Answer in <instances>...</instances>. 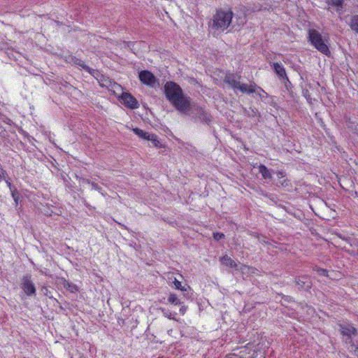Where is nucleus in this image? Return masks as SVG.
<instances>
[{
	"label": "nucleus",
	"instance_id": "obj_1",
	"mask_svg": "<svg viewBox=\"0 0 358 358\" xmlns=\"http://www.w3.org/2000/svg\"><path fill=\"white\" fill-rule=\"evenodd\" d=\"M166 99L180 113L185 112L189 107V96H186L180 86L175 82L168 81L164 87Z\"/></svg>",
	"mask_w": 358,
	"mask_h": 358
},
{
	"label": "nucleus",
	"instance_id": "obj_2",
	"mask_svg": "<svg viewBox=\"0 0 358 358\" xmlns=\"http://www.w3.org/2000/svg\"><path fill=\"white\" fill-rule=\"evenodd\" d=\"M181 114L188 115L195 120H199L201 122L205 123L208 125L213 122V117L211 114L201 106L196 105L194 103L189 101V107L185 112H180Z\"/></svg>",
	"mask_w": 358,
	"mask_h": 358
},
{
	"label": "nucleus",
	"instance_id": "obj_3",
	"mask_svg": "<svg viewBox=\"0 0 358 358\" xmlns=\"http://www.w3.org/2000/svg\"><path fill=\"white\" fill-rule=\"evenodd\" d=\"M234 13L231 10H217L213 15V22L210 24L213 29L224 31L231 24Z\"/></svg>",
	"mask_w": 358,
	"mask_h": 358
},
{
	"label": "nucleus",
	"instance_id": "obj_4",
	"mask_svg": "<svg viewBox=\"0 0 358 358\" xmlns=\"http://www.w3.org/2000/svg\"><path fill=\"white\" fill-rule=\"evenodd\" d=\"M308 38L310 44L319 52L327 56L331 55L328 45L318 31L316 29H310L308 31Z\"/></svg>",
	"mask_w": 358,
	"mask_h": 358
},
{
	"label": "nucleus",
	"instance_id": "obj_5",
	"mask_svg": "<svg viewBox=\"0 0 358 358\" xmlns=\"http://www.w3.org/2000/svg\"><path fill=\"white\" fill-rule=\"evenodd\" d=\"M20 287L24 294L28 297L35 296L36 294V288L32 280L31 274H25L21 279Z\"/></svg>",
	"mask_w": 358,
	"mask_h": 358
},
{
	"label": "nucleus",
	"instance_id": "obj_6",
	"mask_svg": "<svg viewBox=\"0 0 358 358\" xmlns=\"http://www.w3.org/2000/svg\"><path fill=\"white\" fill-rule=\"evenodd\" d=\"M120 100L125 107L130 109H136L139 107L137 99L129 92H122Z\"/></svg>",
	"mask_w": 358,
	"mask_h": 358
},
{
	"label": "nucleus",
	"instance_id": "obj_7",
	"mask_svg": "<svg viewBox=\"0 0 358 358\" xmlns=\"http://www.w3.org/2000/svg\"><path fill=\"white\" fill-rule=\"evenodd\" d=\"M138 78L141 82L146 85L154 87L158 80L155 75L148 70H143L138 73Z\"/></svg>",
	"mask_w": 358,
	"mask_h": 358
},
{
	"label": "nucleus",
	"instance_id": "obj_8",
	"mask_svg": "<svg viewBox=\"0 0 358 358\" xmlns=\"http://www.w3.org/2000/svg\"><path fill=\"white\" fill-rule=\"evenodd\" d=\"M294 282L298 289L302 291H308L313 285L310 277L306 275L296 277Z\"/></svg>",
	"mask_w": 358,
	"mask_h": 358
},
{
	"label": "nucleus",
	"instance_id": "obj_9",
	"mask_svg": "<svg viewBox=\"0 0 358 358\" xmlns=\"http://www.w3.org/2000/svg\"><path fill=\"white\" fill-rule=\"evenodd\" d=\"M338 327L340 328L341 334L345 337H348L350 341L349 343L352 342V336H356L357 334V330L355 327H354L352 324H339Z\"/></svg>",
	"mask_w": 358,
	"mask_h": 358
},
{
	"label": "nucleus",
	"instance_id": "obj_10",
	"mask_svg": "<svg viewBox=\"0 0 358 358\" xmlns=\"http://www.w3.org/2000/svg\"><path fill=\"white\" fill-rule=\"evenodd\" d=\"M71 62L73 64L80 66L83 69L88 72L91 76H92L94 78H97V76H99L100 73L98 70L93 69L86 65L84 62L78 59L76 57H72Z\"/></svg>",
	"mask_w": 358,
	"mask_h": 358
},
{
	"label": "nucleus",
	"instance_id": "obj_11",
	"mask_svg": "<svg viewBox=\"0 0 358 358\" xmlns=\"http://www.w3.org/2000/svg\"><path fill=\"white\" fill-rule=\"evenodd\" d=\"M276 176L278 178V181L276 182L277 186L282 187L283 188L292 187L290 180L285 178L286 174L284 171H278L276 172Z\"/></svg>",
	"mask_w": 358,
	"mask_h": 358
},
{
	"label": "nucleus",
	"instance_id": "obj_12",
	"mask_svg": "<svg viewBox=\"0 0 358 358\" xmlns=\"http://www.w3.org/2000/svg\"><path fill=\"white\" fill-rule=\"evenodd\" d=\"M255 88L259 89L261 92L267 95V93L262 87H258L255 83L248 86L247 84H241L239 83L237 90H239L243 93L252 94L255 92Z\"/></svg>",
	"mask_w": 358,
	"mask_h": 358
},
{
	"label": "nucleus",
	"instance_id": "obj_13",
	"mask_svg": "<svg viewBox=\"0 0 358 358\" xmlns=\"http://www.w3.org/2000/svg\"><path fill=\"white\" fill-rule=\"evenodd\" d=\"M271 66L273 71L277 75L278 79L280 80L287 76L284 66L279 62H273L271 64Z\"/></svg>",
	"mask_w": 358,
	"mask_h": 358
},
{
	"label": "nucleus",
	"instance_id": "obj_14",
	"mask_svg": "<svg viewBox=\"0 0 358 358\" xmlns=\"http://www.w3.org/2000/svg\"><path fill=\"white\" fill-rule=\"evenodd\" d=\"M60 284L62 285L65 289H66L71 293H76L78 292V287L76 285L73 284L71 282H69V280H66L64 278H62L60 279Z\"/></svg>",
	"mask_w": 358,
	"mask_h": 358
},
{
	"label": "nucleus",
	"instance_id": "obj_15",
	"mask_svg": "<svg viewBox=\"0 0 358 358\" xmlns=\"http://www.w3.org/2000/svg\"><path fill=\"white\" fill-rule=\"evenodd\" d=\"M224 81L225 83L229 85L234 90L237 89L239 81L236 79L234 74H227L224 77Z\"/></svg>",
	"mask_w": 358,
	"mask_h": 358
},
{
	"label": "nucleus",
	"instance_id": "obj_16",
	"mask_svg": "<svg viewBox=\"0 0 358 358\" xmlns=\"http://www.w3.org/2000/svg\"><path fill=\"white\" fill-rule=\"evenodd\" d=\"M220 262L224 266L230 268H236L237 264L228 255L220 258Z\"/></svg>",
	"mask_w": 358,
	"mask_h": 358
},
{
	"label": "nucleus",
	"instance_id": "obj_17",
	"mask_svg": "<svg viewBox=\"0 0 358 358\" xmlns=\"http://www.w3.org/2000/svg\"><path fill=\"white\" fill-rule=\"evenodd\" d=\"M259 172L262 174L264 179H272V174L271 171L264 164H260L258 167Z\"/></svg>",
	"mask_w": 358,
	"mask_h": 358
},
{
	"label": "nucleus",
	"instance_id": "obj_18",
	"mask_svg": "<svg viewBox=\"0 0 358 358\" xmlns=\"http://www.w3.org/2000/svg\"><path fill=\"white\" fill-rule=\"evenodd\" d=\"M134 133L139 136L141 138L150 141V136H152V134H149L148 132H145V131L139 129V128H134L133 129Z\"/></svg>",
	"mask_w": 358,
	"mask_h": 358
},
{
	"label": "nucleus",
	"instance_id": "obj_19",
	"mask_svg": "<svg viewBox=\"0 0 358 358\" xmlns=\"http://www.w3.org/2000/svg\"><path fill=\"white\" fill-rule=\"evenodd\" d=\"M168 303L174 306H180L183 303L178 299V296L174 293H170L167 299Z\"/></svg>",
	"mask_w": 358,
	"mask_h": 358
},
{
	"label": "nucleus",
	"instance_id": "obj_20",
	"mask_svg": "<svg viewBox=\"0 0 358 358\" xmlns=\"http://www.w3.org/2000/svg\"><path fill=\"white\" fill-rule=\"evenodd\" d=\"M326 3L329 6L336 7V10L339 11L343 8V0H326Z\"/></svg>",
	"mask_w": 358,
	"mask_h": 358
},
{
	"label": "nucleus",
	"instance_id": "obj_21",
	"mask_svg": "<svg viewBox=\"0 0 358 358\" xmlns=\"http://www.w3.org/2000/svg\"><path fill=\"white\" fill-rule=\"evenodd\" d=\"M351 29L358 34V15H353L349 23Z\"/></svg>",
	"mask_w": 358,
	"mask_h": 358
},
{
	"label": "nucleus",
	"instance_id": "obj_22",
	"mask_svg": "<svg viewBox=\"0 0 358 358\" xmlns=\"http://www.w3.org/2000/svg\"><path fill=\"white\" fill-rule=\"evenodd\" d=\"M281 83H282L285 87V89L288 92H292V90L293 88V85L292 84L291 81L289 80L288 76L285 77V78H282L280 80Z\"/></svg>",
	"mask_w": 358,
	"mask_h": 358
},
{
	"label": "nucleus",
	"instance_id": "obj_23",
	"mask_svg": "<svg viewBox=\"0 0 358 358\" xmlns=\"http://www.w3.org/2000/svg\"><path fill=\"white\" fill-rule=\"evenodd\" d=\"M245 110L246 115L248 117H260L261 116L259 112L258 111V110L255 108L250 107L249 108V110L245 109Z\"/></svg>",
	"mask_w": 358,
	"mask_h": 358
},
{
	"label": "nucleus",
	"instance_id": "obj_24",
	"mask_svg": "<svg viewBox=\"0 0 358 358\" xmlns=\"http://www.w3.org/2000/svg\"><path fill=\"white\" fill-rule=\"evenodd\" d=\"M150 141H152L153 145L156 148H162L163 145L159 141L158 137L156 134H152Z\"/></svg>",
	"mask_w": 358,
	"mask_h": 358
},
{
	"label": "nucleus",
	"instance_id": "obj_25",
	"mask_svg": "<svg viewBox=\"0 0 358 358\" xmlns=\"http://www.w3.org/2000/svg\"><path fill=\"white\" fill-rule=\"evenodd\" d=\"M159 310L162 311L163 315L165 316L166 317H168L169 319L171 320L174 319L172 313L169 310L166 309L164 308H160Z\"/></svg>",
	"mask_w": 358,
	"mask_h": 358
},
{
	"label": "nucleus",
	"instance_id": "obj_26",
	"mask_svg": "<svg viewBox=\"0 0 358 358\" xmlns=\"http://www.w3.org/2000/svg\"><path fill=\"white\" fill-rule=\"evenodd\" d=\"M173 282V285H174L176 289L183 291V292H185L187 290L184 286H182L181 282L179 280H178L176 278H174V280Z\"/></svg>",
	"mask_w": 358,
	"mask_h": 358
},
{
	"label": "nucleus",
	"instance_id": "obj_27",
	"mask_svg": "<svg viewBox=\"0 0 358 358\" xmlns=\"http://www.w3.org/2000/svg\"><path fill=\"white\" fill-rule=\"evenodd\" d=\"M11 196L15 201V206L18 205L20 201V194L17 189L11 192Z\"/></svg>",
	"mask_w": 358,
	"mask_h": 358
},
{
	"label": "nucleus",
	"instance_id": "obj_28",
	"mask_svg": "<svg viewBox=\"0 0 358 358\" xmlns=\"http://www.w3.org/2000/svg\"><path fill=\"white\" fill-rule=\"evenodd\" d=\"M252 235L254 236L255 238H258L259 242L262 243L267 244L268 241H266L267 238L266 236H260L257 233L252 232Z\"/></svg>",
	"mask_w": 358,
	"mask_h": 358
},
{
	"label": "nucleus",
	"instance_id": "obj_29",
	"mask_svg": "<svg viewBox=\"0 0 358 358\" xmlns=\"http://www.w3.org/2000/svg\"><path fill=\"white\" fill-rule=\"evenodd\" d=\"M224 236H224V234L223 233H220V232H214V233L213 234V238H214L215 241H220V240H221V239L224 238Z\"/></svg>",
	"mask_w": 358,
	"mask_h": 358
},
{
	"label": "nucleus",
	"instance_id": "obj_30",
	"mask_svg": "<svg viewBox=\"0 0 358 358\" xmlns=\"http://www.w3.org/2000/svg\"><path fill=\"white\" fill-rule=\"evenodd\" d=\"M90 185H92L93 189H95L103 194L102 187H100L97 183H96L94 182H92V183Z\"/></svg>",
	"mask_w": 358,
	"mask_h": 358
},
{
	"label": "nucleus",
	"instance_id": "obj_31",
	"mask_svg": "<svg viewBox=\"0 0 358 358\" xmlns=\"http://www.w3.org/2000/svg\"><path fill=\"white\" fill-rule=\"evenodd\" d=\"M0 136L3 138L8 136L6 130L2 126H0Z\"/></svg>",
	"mask_w": 358,
	"mask_h": 358
},
{
	"label": "nucleus",
	"instance_id": "obj_32",
	"mask_svg": "<svg viewBox=\"0 0 358 358\" xmlns=\"http://www.w3.org/2000/svg\"><path fill=\"white\" fill-rule=\"evenodd\" d=\"M317 271L320 275H323V276L328 275V271L327 269L319 268L317 269Z\"/></svg>",
	"mask_w": 358,
	"mask_h": 358
},
{
	"label": "nucleus",
	"instance_id": "obj_33",
	"mask_svg": "<svg viewBox=\"0 0 358 358\" xmlns=\"http://www.w3.org/2000/svg\"><path fill=\"white\" fill-rule=\"evenodd\" d=\"M76 178L77 179H79L80 183H87V184H91L92 181L89 179H85L83 178H80L78 176L76 175Z\"/></svg>",
	"mask_w": 358,
	"mask_h": 358
},
{
	"label": "nucleus",
	"instance_id": "obj_34",
	"mask_svg": "<svg viewBox=\"0 0 358 358\" xmlns=\"http://www.w3.org/2000/svg\"><path fill=\"white\" fill-rule=\"evenodd\" d=\"M5 181L6 182V185L8 187L10 192H15V190L17 189L16 187L11 184V182L9 181V180L6 179V180H5Z\"/></svg>",
	"mask_w": 358,
	"mask_h": 358
},
{
	"label": "nucleus",
	"instance_id": "obj_35",
	"mask_svg": "<svg viewBox=\"0 0 358 358\" xmlns=\"http://www.w3.org/2000/svg\"><path fill=\"white\" fill-rule=\"evenodd\" d=\"M8 176V174L6 171L3 169L2 168L0 169V180L4 179L6 180V177Z\"/></svg>",
	"mask_w": 358,
	"mask_h": 358
},
{
	"label": "nucleus",
	"instance_id": "obj_36",
	"mask_svg": "<svg viewBox=\"0 0 358 358\" xmlns=\"http://www.w3.org/2000/svg\"><path fill=\"white\" fill-rule=\"evenodd\" d=\"M41 292L45 296H48V293L50 292V291L48 290V288L47 287L43 286L41 289Z\"/></svg>",
	"mask_w": 358,
	"mask_h": 358
},
{
	"label": "nucleus",
	"instance_id": "obj_37",
	"mask_svg": "<svg viewBox=\"0 0 358 358\" xmlns=\"http://www.w3.org/2000/svg\"><path fill=\"white\" fill-rule=\"evenodd\" d=\"M350 346H351V347H355V349H354V351H353V352H354L355 355L356 356H357V357H358V346H357V345H356L353 343V341H352L351 343H350Z\"/></svg>",
	"mask_w": 358,
	"mask_h": 358
},
{
	"label": "nucleus",
	"instance_id": "obj_38",
	"mask_svg": "<svg viewBox=\"0 0 358 358\" xmlns=\"http://www.w3.org/2000/svg\"><path fill=\"white\" fill-rule=\"evenodd\" d=\"M350 346H351V347H355V349H354V351H353V352H354L355 355L356 356H357V357H358V346H357V345H356L353 343V341H352L351 343H350Z\"/></svg>",
	"mask_w": 358,
	"mask_h": 358
},
{
	"label": "nucleus",
	"instance_id": "obj_39",
	"mask_svg": "<svg viewBox=\"0 0 358 358\" xmlns=\"http://www.w3.org/2000/svg\"><path fill=\"white\" fill-rule=\"evenodd\" d=\"M187 309V306H184V305H182V306H181V307H180V313L182 315H184V314L185 313V312H186Z\"/></svg>",
	"mask_w": 358,
	"mask_h": 358
},
{
	"label": "nucleus",
	"instance_id": "obj_40",
	"mask_svg": "<svg viewBox=\"0 0 358 358\" xmlns=\"http://www.w3.org/2000/svg\"><path fill=\"white\" fill-rule=\"evenodd\" d=\"M308 90H303V95L306 97L308 95Z\"/></svg>",
	"mask_w": 358,
	"mask_h": 358
},
{
	"label": "nucleus",
	"instance_id": "obj_41",
	"mask_svg": "<svg viewBox=\"0 0 358 358\" xmlns=\"http://www.w3.org/2000/svg\"><path fill=\"white\" fill-rule=\"evenodd\" d=\"M5 122L6 124H10L11 123H13V121L8 118H7L6 121H5Z\"/></svg>",
	"mask_w": 358,
	"mask_h": 358
},
{
	"label": "nucleus",
	"instance_id": "obj_42",
	"mask_svg": "<svg viewBox=\"0 0 358 358\" xmlns=\"http://www.w3.org/2000/svg\"><path fill=\"white\" fill-rule=\"evenodd\" d=\"M354 129L358 132V124L355 125Z\"/></svg>",
	"mask_w": 358,
	"mask_h": 358
},
{
	"label": "nucleus",
	"instance_id": "obj_43",
	"mask_svg": "<svg viewBox=\"0 0 358 358\" xmlns=\"http://www.w3.org/2000/svg\"><path fill=\"white\" fill-rule=\"evenodd\" d=\"M350 341V339H349L348 337H346L345 341L346 343H349V341Z\"/></svg>",
	"mask_w": 358,
	"mask_h": 358
},
{
	"label": "nucleus",
	"instance_id": "obj_44",
	"mask_svg": "<svg viewBox=\"0 0 358 358\" xmlns=\"http://www.w3.org/2000/svg\"><path fill=\"white\" fill-rule=\"evenodd\" d=\"M83 203L86 206H88L89 205L86 203V200L83 199Z\"/></svg>",
	"mask_w": 358,
	"mask_h": 358
},
{
	"label": "nucleus",
	"instance_id": "obj_45",
	"mask_svg": "<svg viewBox=\"0 0 358 358\" xmlns=\"http://www.w3.org/2000/svg\"><path fill=\"white\" fill-rule=\"evenodd\" d=\"M352 348V352L354 351V349H355V347H351Z\"/></svg>",
	"mask_w": 358,
	"mask_h": 358
},
{
	"label": "nucleus",
	"instance_id": "obj_46",
	"mask_svg": "<svg viewBox=\"0 0 358 358\" xmlns=\"http://www.w3.org/2000/svg\"><path fill=\"white\" fill-rule=\"evenodd\" d=\"M357 255H358V250H357Z\"/></svg>",
	"mask_w": 358,
	"mask_h": 358
}]
</instances>
